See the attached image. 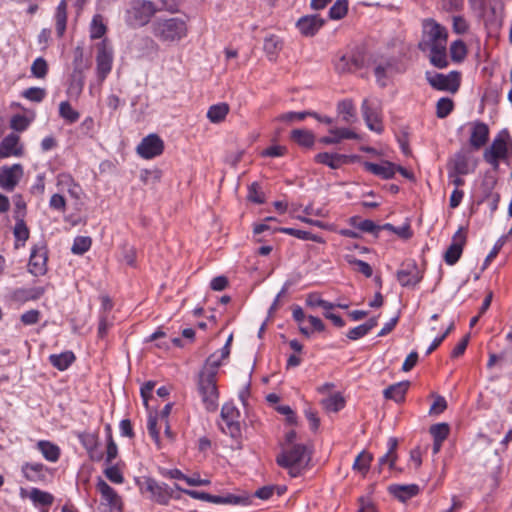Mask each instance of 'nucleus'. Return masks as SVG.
Returning <instances> with one entry per match:
<instances>
[{
	"label": "nucleus",
	"mask_w": 512,
	"mask_h": 512,
	"mask_svg": "<svg viewBox=\"0 0 512 512\" xmlns=\"http://www.w3.org/2000/svg\"><path fill=\"white\" fill-rule=\"evenodd\" d=\"M448 30L434 19H425L422 22V39L419 47L429 52L430 63L439 69L449 64L447 57Z\"/></svg>",
	"instance_id": "obj_1"
},
{
	"label": "nucleus",
	"mask_w": 512,
	"mask_h": 512,
	"mask_svg": "<svg viewBox=\"0 0 512 512\" xmlns=\"http://www.w3.org/2000/svg\"><path fill=\"white\" fill-rule=\"evenodd\" d=\"M151 30L162 42L180 41L186 37L188 31L186 22L177 17L156 19L151 25Z\"/></svg>",
	"instance_id": "obj_2"
},
{
	"label": "nucleus",
	"mask_w": 512,
	"mask_h": 512,
	"mask_svg": "<svg viewBox=\"0 0 512 512\" xmlns=\"http://www.w3.org/2000/svg\"><path fill=\"white\" fill-rule=\"evenodd\" d=\"M159 11L156 5L149 0H132L126 11V23L132 28L147 25L151 18Z\"/></svg>",
	"instance_id": "obj_3"
},
{
	"label": "nucleus",
	"mask_w": 512,
	"mask_h": 512,
	"mask_svg": "<svg viewBox=\"0 0 512 512\" xmlns=\"http://www.w3.org/2000/svg\"><path fill=\"white\" fill-rule=\"evenodd\" d=\"M312 446L308 443L292 442L290 432V477L302 476L310 467Z\"/></svg>",
	"instance_id": "obj_4"
},
{
	"label": "nucleus",
	"mask_w": 512,
	"mask_h": 512,
	"mask_svg": "<svg viewBox=\"0 0 512 512\" xmlns=\"http://www.w3.org/2000/svg\"><path fill=\"white\" fill-rule=\"evenodd\" d=\"M511 148V137L507 130H502L494 137L489 148L484 151L483 157L487 163L497 168L499 161L508 157Z\"/></svg>",
	"instance_id": "obj_5"
},
{
	"label": "nucleus",
	"mask_w": 512,
	"mask_h": 512,
	"mask_svg": "<svg viewBox=\"0 0 512 512\" xmlns=\"http://www.w3.org/2000/svg\"><path fill=\"white\" fill-rule=\"evenodd\" d=\"M198 389L206 409L215 411L218 406L219 394L216 386V376H213V372H200Z\"/></svg>",
	"instance_id": "obj_6"
},
{
	"label": "nucleus",
	"mask_w": 512,
	"mask_h": 512,
	"mask_svg": "<svg viewBox=\"0 0 512 512\" xmlns=\"http://www.w3.org/2000/svg\"><path fill=\"white\" fill-rule=\"evenodd\" d=\"M427 82L436 90L456 93L460 87V73L451 71L447 74L426 72Z\"/></svg>",
	"instance_id": "obj_7"
},
{
	"label": "nucleus",
	"mask_w": 512,
	"mask_h": 512,
	"mask_svg": "<svg viewBox=\"0 0 512 512\" xmlns=\"http://www.w3.org/2000/svg\"><path fill=\"white\" fill-rule=\"evenodd\" d=\"M362 116L369 130L381 134L384 131L381 108L376 101L364 99L361 105Z\"/></svg>",
	"instance_id": "obj_8"
},
{
	"label": "nucleus",
	"mask_w": 512,
	"mask_h": 512,
	"mask_svg": "<svg viewBox=\"0 0 512 512\" xmlns=\"http://www.w3.org/2000/svg\"><path fill=\"white\" fill-rule=\"evenodd\" d=\"M96 73L100 82H103L111 72L113 64V50L107 39L97 44Z\"/></svg>",
	"instance_id": "obj_9"
},
{
	"label": "nucleus",
	"mask_w": 512,
	"mask_h": 512,
	"mask_svg": "<svg viewBox=\"0 0 512 512\" xmlns=\"http://www.w3.org/2000/svg\"><path fill=\"white\" fill-rule=\"evenodd\" d=\"M239 412L231 404H224L221 409L220 428L222 432L230 435L232 438H237L241 434L240 423L238 421Z\"/></svg>",
	"instance_id": "obj_10"
},
{
	"label": "nucleus",
	"mask_w": 512,
	"mask_h": 512,
	"mask_svg": "<svg viewBox=\"0 0 512 512\" xmlns=\"http://www.w3.org/2000/svg\"><path fill=\"white\" fill-rule=\"evenodd\" d=\"M145 490L150 493V499L160 505H167L173 497V489L166 483H160L153 478L144 481Z\"/></svg>",
	"instance_id": "obj_11"
},
{
	"label": "nucleus",
	"mask_w": 512,
	"mask_h": 512,
	"mask_svg": "<svg viewBox=\"0 0 512 512\" xmlns=\"http://www.w3.org/2000/svg\"><path fill=\"white\" fill-rule=\"evenodd\" d=\"M164 142L157 134L144 137L137 146V153L144 159H152L163 153Z\"/></svg>",
	"instance_id": "obj_12"
},
{
	"label": "nucleus",
	"mask_w": 512,
	"mask_h": 512,
	"mask_svg": "<svg viewBox=\"0 0 512 512\" xmlns=\"http://www.w3.org/2000/svg\"><path fill=\"white\" fill-rule=\"evenodd\" d=\"M24 175L23 166L19 163L0 168V187L6 191H13Z\"/></svg>",
	"instance_id": "obj_13"
},
{
	"label": "nucleus",
	"mask_w": 512,
	"mask_h": 512,
	"mask_svg": "<svg viewBox=\"0 0 512 512\" xmlns=\"http://www.w3.org/2000/svg\"><path fill=\"white\" fill-rule=\"evenodd\" d=\"M466 243V234L462 227H460L452 237L451 244L444 253V260L446 264L452 266L460 259L463 248Z\"/></svg>",
	"instance_id": "obj_14"
},
{
	"label": "nucleus",
	"mask_w": 512,
	"mask_h": 512,
	"mask_svg": "<svg viewBox=\"0 0 512 512\" xmlns=\"http://www.w3.org/2000/svg\"><path fill=\"white\" fill-rule=\"evenodd\" d=\"M469 127V144L474 149L482 148L489 139V127L486 123L475 120L467 124Z\"/></svg>",
	"instance_id": "obj_15"
},
{
	"label": "nucleus",
	"mask_w": 512,
	"mask_h": 512,
	"mask_svg": "<svg viewBox=\"0 0 512 512\" xmlns=\"http://www.w3.org/2000/svg\"><path fill=\"white\" fill-rule=\"evenodd\" d=\"M28 270L35 276L44 275L47 271V251L44 245L34 246L31 250Z\"/></svg>",
	"instance_id": "obj_16"
},
{
	"label": "nucleus",
	"mask_w": 512,
	"mask_h": 512,
	"mask_svg": "<svg viewBox=\"0 0 512 512\" xmlns=\"http://www.w3.org/2000/svg\"><path fill=\"white\" fill-rule=\"evenodd\" d=\"M23 153L24 149L20 144V137L15 133L8 134L0 142V159L11 156L20 157Z\"/></svg>",
	"instance_id": "obj_17"
},
{
	"label": "nucleus",
	"mask_w": 512,
	"mask_h": 512,
	"mask_svg": "<svg viewBox=\"0 0 512 512\" xmlns=\"http://www.w3.org/2000/svg\"><path fill=\"white\" fill-rule=\"evenodd\" d=\"M422 273L415 262H410L397 272V280L403 287H414L422 280Z\"/></svg>",
	"instance_id": "obj_18"
},
{
	"label": "nucleus",
	"mask_w": 512,
	"mask_h": 512,
	"mask_svg": "<svg viewBox=\"0 0 512 512\" xmlns=\"http://www.w3.org/2000/svg\"><path fill=\"white\" fill-rule=\"evenodd\" d=\"M476 168V162L467 152H457L448 163V170L461 174L472 173Z\"/></svg>",
	"instance_id": "obj_19"
},
{
	"label": "nucleus",
	"mask_w": 512,
	"mask_h": 512,
	"mask_svg": "<svg viewBox=\"0 0 512 512\" xmlns=\"http://www.w3.org/2000/svg\"><path fill=\"white\" fill-rule=\"evenodd\" d=\"M324 23L325 20L318 15H307L300 18L296 26L302 35L313 36L321 29Z\"/></svg>",
	"instance_id": "obj_20"
},
{
	"label": "nucleus",
	"mask_w": 512,
	"mask_h": 512,
	"mask_svg": "<svg viewBox=\"0 0 512 512\" xmlns=\"http://www.w3.org/2000/svg\"><path fill=\"white\" fill-rule=\"evenodd\" d=\"M345 139H358V134L349 128H331L329 134L319 139L324 145H335Z\"/></svg>",
	"instance_id": "obj_21"
},
{
	"label": "nucleus",
	"mask_w": 512,
	"mask_h": 512,
	"mask_svg": "<svg viewBox=\"0 0 512 512\" xmlns=\"http://www.w3.org/2000/svg\"><path fill=\"white\" fill-rule=\"evenodd\" d=\"M363 165L367 171L382 179L393 178L397 169V165L390 161H382L380 163L365 162Z\"/></svg>",
	"instance_id": "obj_22"
},
{
	"label": "nucleus",
	"mask_w": 512,
	"mask_h": 512,
	"mask_svg": "<svg viewBox=\"0 0 512 512\" xmlns=\"http://www.w3.org/2000/svg\"><path fill=\"white\" fill-rule=\"evenodd\" d=\"M96 489L100 493L102 500L106 502L111 508L120 509L122 501L117 492L109 486L103 479L99 478L96 484Z\"/></svg>",
	"instance_id": "obj_23"
},
{
	"label": "nucleus",
	"mask_w": 512,
	"mask_h": 512,
	"mask_svg": "<svg viewBox=\"0 0 512 512\" xmlns=\"http://www.w3.org/2000/svg\"><path fill=\"white\" fill-rule=\"evenodd\" d=\"M388 491L395 498L405 502L419 494L420 488L417 484H393L388 487Z\"/></svg>",
	"instance_id": "obj_24"
},
{
	"label": "nucleus",
	"mask_w": 512,
	"mask_h": 512,
	"mask_svg": "<svg viewBox=\"0 0 512 512\" xmlns=\"http://www.w3.org/2000/svg\"><path fill=\"white\" fill-rule=\"evenodd\" d=\"M348 157L338 153L321 152L315 155L317 163L328 166L331 169H338L347 163Z\"/></svg>",
	"instance_id": "obj_25"
},
{
	"label": "nucleus",
	"mask_w": 512,
	"mask_h": 512,
	"mask_svg": "<svg viewBox=\"0 0 512 512\" xmlns=\"http://www.w3.org/2000/svg\"><path fill=\"white\" fill-rule=\"evenodd\" d=\"M44 293V287L18 288L12 292V299L16 302L24 303L37 300L42 297Z\"/></svg>",
	"instance_id": "obj_26"
},
{
	"label": "nucleus",
	"mask_w": 512,
	"mask_h": 512,
	"mask_svg": "<svg viewBox=\"0 0 512 512\" xmlns=\"http://www.w3.org/2000/svg\"><path fill=\"white\" fill-rule=\"evenodd\" d=\"M21 471L30 482H39L45 479V467L41 463H25Z\"/></svg>",
	"instance_id": "obj_27"
},
{
	"label": "nucleus",
	"mask_w": 512,
	"mask_h": 512,
	"mask_svg": "<svg viewBox=\"0 0 512 512\" xmlns=\"http://www.w3.org/2000/svg\"><path fill=\"white\" fill-rule=\"evenodd\" d=\"M67 7V1L61 0L58 6L56 7V11L54 14L56 33L59 38L63 37L66 31L68 18Z\"/></svg>",
	"instance_id": "obj_28"
},
{
	"label": "nucleus",
	"mask_w": 512,
	"mask_h": 512,
	"mask_svg": "<svg viewBox=\"0 0 512 512\" xmlns=\"http://www.w3.org/2000/svg\"><path fill=\"white\" fill-rule=\"evenodd\" d=\"M337 113L345 123H353L356 120V109L350 99H344L337 104Z\"/></svg>",
	"instance_id": "obj_29"
},
{
	"label": "nucleus",
	"mask_w": 512,
	"mask_h": 512,
	"mask_svg": "<svg viewBox=\"0 0 512 512\" xmlns=\"http://www.w3.org/2000/svg\"><path fill=\"white\" fill-rule=\"evenodd\" d=\"M361 67L359 59L355 55H344L335 63V69L339 73H348L356 71Z\"/></svg>",
	"instance_id": "obj_30"
},
{
	"label": "nucleus",
	"mask_w": 512,
	"mask_h": 512,
	"mask_svg": "<svg viewBox=\"0 0 512 512\" xmlns=\"http://www.w3.org/2000/svg\"><path fill=\"white\" fill-rule=\"evenodd\" d=\"M75 355L72 351H65L60 354L49 356L50 363L60 371L66 370L74 361Z\"/></svg>",
	"instance_id": "obj_31"
},
{
	"label": "nucleus",
	"mask_w": 512,
	"mask_h": 512,
	"mask_svg": "<svg viewBox=\"0 0 512 512\" xmlns=\"http://www.w3.org/2000/svg\"><path fill=\"white\" fill-rule=\"evenodd\" d=\"M408 382H399L393 384L384 390V397L394 400L395 402H402L408 389Z\"/></svg>",
	"instance_id": "obj_32"
},
{
	"label": "nucleus",
	"mask_w": 512,
	"mask_h": 512,
	"mask_svg": "<svg viewBox=\"0 0 512 512\" xmlns=\"http://www.w3.org/2000/svg\"><path fill=\"white\" fill-rule=\"evenodd\" d=\"M37 447L46 460L56 462L59 459L60 449L57 445L41 440L37 443Z\"/></svg>",
	"instance_id": "obj_33"
},
{
	"label": "nucleus",
	"mask_w": 512,
	"mask_h": 512,
	"mask_svg": "<svg viewBox=\"0 0 512 512\" xmlns=\"http://www.w3.org/2000/svg\"><path fill=\"white\" fill-rule=\"evenodd\" d=\"M30 500L35 506L49 507L53 504L54 497L52 494L42 491L38 488H32L29 494Z\"/></svg>",
	"instance_id": "obj_34"
},
{
	"label": "nucleus",
	"mask_w": 512,
	"mask_h": 512,
	"mask_svg": "<svg viewBox=\"0 0 512 512\" xmlns=\"http://www.w3.org/2000/svg\"><path fill=\"white\" fill-rule=\"evenodd\" d=\"M228 113L229 105L227 103H219L210 106V108L207 111V118L212 123H220L224 121Z\"/></svg>",
	"instance_id": "obj_35"
},
{
	"label": "nucleus",
	"mask_w": 512,
	"mask_h": 512,
	"mask_svg": "<svg viewBox=\"0 0 512 512\" xmlns=\"http://www.w3.org/2000/svg\"><path fill=\"white\" fill-rule=\"evenodd\" d=\"M373 460V456L371 453L363 450L361 453L358 454L356 457L354 463H353V469L360 473L362 476H366L370 469L371 462Z\"/></svg>",
	"instance_id": "obj_36"
},
{
	"label": "nucleus",
	"mask_w": 512,
	"mask_h": 512,
	"mask_svg": "<svg viewBox=\"0 0 512 512\" xmlns=\"http://www.w3.org/2000/svg\"><path fill=\"white\" fill-rule=\"evenodd\" d=\"M291 136L302 147L311 148L315 143V136L309 130L295 129L291 132Z\"/></svg>",
	"instance_id": "obj_37"
},
{
	"label": "nucleus",
	"mask_w": 512,
	"mask_h": 512,
	"mask_svg": "<svg viewBox=\"0 0 512 512\" xmlns=\"http://www.w3.org/2000/svg\"><path fill=\"white\" fill-rule=\"evenodd\" d=\"M377 325L376 319H370L366 323L358 325L350 329L347 333V337L350 340H358L364 337L368 332Z\"/></svg>",
	"instance_id": "obj_38"
},
{
	"label": "nucleus",
	"mask_w": 512,
	"mask_h": 512,
	"mask_svg": "<svg viewBox=\"0 0 512 512\" xmlns=\"http://www.w3.org/2000/svg\"><path fill=\"white\" fill-rule=\"evenodd\" d=\"M222 355V350L211 354L205 361V365L201 372H213V376L217 375L218 368L221 366L222 361L227 359Z\"/></svg>",
	"instance_id": "obj_39"
},
{
	"label": "nucleus",
	"mask_w": 512,
	"mask_h": 512,
	"mask_svg": "<svg viewBox=\"0 0 512 512\" xmlns=\"http://www.w3.org/2000/svg\"><path fill=\"white\" fill-rule=\"evenodd\" d=\"M107 32V26L104 23L103 17L96 14L90 24V38L92 40L102 38Z\"/></svg>",
	"instance_id": "obj_40"
},
{
	"label": "nucleus",
	"mask_w": 512,
	"mask_h": 512,
	"mask_svg": "<svg viewBox=\"0 0 512 512\" xmlns=\"http://www.w3.org/2000/svg\"><path fill=\"white\" fill-rule=\"evenodd\" d=\"M467 52L466 44L460 39L455 40L450 44V56L452 61L456 63L463 62L467 56Z\"/></svg>",
	"instance_id": "obj_41"
},
{
	"label": "nucleus",
	"mask_w": 512,
	"mask_h": 512,
	"mask_svg": "<svg viewBox=\"0 0 512 512\" xmlns=\"http://www.w3.org/2000/svg\"><path fill=\"white\" fill-rule=\"evenodd\" d=\"M323 408L328 412H337L345 405V400L341 394L336 393L322 400Z\"/></svg>",
	"instance_id": "obj_42"
},
{
	"label": "nucleus",
	"mask_w": 512,
	"mask_h": 512,
	"mask_svg": "<svg viewBox=\"0 0 512 512\" xmlns=\"http://www.w3.org/2000/svg\"><path fill=\"white\" fill-rule=\"evenodd\" d=\"M59 115L68 124H73L77 122L80 117L79 112L73 109V107L68 101H62L59 104Z\"/></svg>",
	"instance_id": "obj_43"
},
{
	"label": "nucleus",
	"mask_w": 512,
	"mask_h": 512,
	"mask_svg": "<svg viewBox=\"0 0 512 512\" xmlns=\"http://www.w3.org/2000/svg\"><path fill=\"white\" fill-rule=\"evenodd\" d=\"M348 0H337L329 9V18L331 20H340L347 15Z\"/></svg>",
	"instance_id": "obj_44"
},
{
	"label": "nucleus",
	"mask_w": 512,
	"mask_h": 512,
	"mask_svg": "<svg viewBox=\"0 0 512 512\" xmlns=\"http://www.w3.org/2000/svg\"><path fill=\"white\" fill-rule=\"evenodd\" d=\"M13 233L17 241L25 243L28 240L30 232L23 218L16 216V224Z\"/></svg>",
	"instance_id": "obj_45"
},
{
	"label": "nucleus",
	"mask_w": 512,
	"mask_h": 512,
	"mask_svg": "<svg viewBox=\"0 0 512 512\" xmlns=\"http://www.w3.org/2000/svg\"><path fill=\"white\" fill-rule=\"evenodd\" d=\"M453 108V100L448 97H442L436 104V115L438 118H445L453 111Z\"/></svg>",
	"instance_id": "obj_46"
},
{
	"label": "nucleus",
	"mask_w": 512,
	"mask_h": 512,
	"mask_svg": "<svg viewBox=\"0 0 512 512\" xmlns=\"http://www.w3.org/2000/svg\"><path fill=\"white\" fill-rule=\"evenodd\" d=\"M92 244V240L87 236H77L74 239V243L72 245L71 251L74 254L82 255L87 252Z\"/></svg>",
	"instance_id": "obj_47"
},
{
	"label": "nucleus",
	"mask_w": 512,
	"mask_h": 512,
	"mask_svg": "<svg viewBox=\"0 0 512 512\" xmlns=\"http://www.w3.org/2000/svg\"><path fill=\"white\" fill-rule=\"evenodd\" d=\"M47 73H48L47 61L42 57L36 58L31 65V74L38 79H44L46 77Z\"/></svg>",
	"instance_id": "obj_48"
},
{
	"label": "nucleus",
	"mask_w": 512,
	"mask_h": 512,
	"mask_svg": "<svg viewBox=\"0 0 512 512\" xmlns=\"http://www.w3.org/2000/svg\"><path fill=\"white\" fill-rule=\"evenodd\" d=\"M293 318L297 322L300 332L309 337V330L306 324L307 318L303 309L300 306H296L293 308Z\"/></svg>",
	"instance_id": "obj_49"
},
{
	"label": "nucleus",
	"mask_w": 512,
	"mask_h": 512,
	"mask_svg": "<svg viewBox=\"0 0 512 512\" xmlns=\"http://www.w3.org/2000/svg\"><path fill=\"white\" fill-rule=\"evenodd\" d=\"M290 367H296L302 362L303 346L296 340H290Z\"/></svg>",
	"instance_id": "obj_50"
},
{
	"label": "nucleus",
	"mask_w": 512,
	"mask_h": 512,
	"mask_svg": "<svg viewBox=\"0 0 512 512\" xmlns=\"http://www.w3.org/2000/svg\"><path fill=\"white\" fill-rule=\"evenodd\" d=\"M449 425L447 423H438L430 427V433L434 440L444 441L449 435Z\"/></svg>",
	"instance_id": "obj_51"
},
{
	"label": "nucleus",
	"mask_w": 512,
	"mask_h": 512,
	"mask_svg": "<svg viewBox=\"0 0 512 512\" xmlns=\"http://www.w3.org/2000/svg\"><path fill=\"white\" fill-rule=\"evenodd\" d=\"M22 95L32 102L40 103L46 96V90L40 87H30L24 90Z\"/></svg>",
	"instance_id": "obj_52"
},
{
	"label": "nucleus",
	"mask_w": 512,
	"mask_h": 512,
	"mask_svg": "<svg viewBox=\"0 0 512 512\" xmlns=\"http://www.w3.org/2000/svg\"><path fill=\"white\" fill-rule=\"evenodd\" d=\"M113 326V318L110 317L108 314H101L99 318V324H98V337L104 338L109 329Z\"/></svg>",
	"instance_id": "obj_53"
},
{
	"label": "nucleus",
	"mask_w": 512,
	"mask_h": 512,
	"mask_svg": "<svg viewBox=\"0 0 512 512\" xmlns=\"http://www.w3.org/2000/svg\"><path fill=\"white\" fill-rule=\"evenodd\" d=\"M108 431V439H107V449H106V462L111 463L118 455V448L116 443L113 440L110 426L106 427Z\"/></svg>",
	"instance_id": "obj_54"
},
{
	"label": "nucleus",
	"mask_w": 512,
	"mask_h": 512,
	"mask_svg": "<svg viewBox=\"0 0 512 512\" xmlns=\"http://www.w3.org/2000/svg\"><path fill=\"white\" fill-rule=\"evenodd\" d=\"M290 235H293L302 240H312L317 243H324V239L321 236L312 234L308 231L290 228Z\"/></svg>",
	"instance_id": "obj_55"
},
{
	"label": "nucleus",
	"mask_w": 512,
	"mask_h": 512,
	"mask_svg": "<svg viewBox=\"0 0 512 512\" xmlns=\"http://www.w3.org/2000/svg\"><path fill=\"white\" fill-rule=\"evenodd\" d=\"M161 178V172L158 169L154 170H142L140 174V179L144 184H155L159 182Z\"/></svg>",
	"instance_id": "obj_56"
},
{
	"label": "nucleus",
	"mask_w": 512,
	"mask_h": 512,
	"mask_svg": "<svg viewBox=\"0 0 512 512\" xmlns=\"http://www.w3.org/2000/svg\"><path fill=\"white\" fill-rule=\"evenodd\" d=\"M306 324L308 326L309 337L315 332H323L325 330V324L323 321L315 316H308Z\"/></svg>",
	"instance_id": "obj_57"
},
{
	"label": "nucleus",
	"mask_w": 512,
	"mask_h": 512,
	"mask_svg": "<svg viewBox=\"0 0 512 512\" xmlns=\"http://www.w3.org/2000/svg\"><path fill=\"white\" fill-rule=\"evenodd\" d=\"M222 504L229 505H248L250 504L249 498L246 496H239L234 494H226L222 496Z\"/></svg>",
	"instance_id": "obj_58"
},
{
	"label": "nucleus",
	"mask_w": 512,
	"mask_h": 512,
	"mask_svg": "<svg viewBox=\"0 0 512 512\" xmlns=\"http://www.w3.org/2000/svg\"><path fill=\"white\" fill-rule=\"evenodd\" d=\"M348 262L355 267V269L362 273L367 278L371 277L373 274L372 267L365 261L359 259H351Z\"/></svg>",
	"instance_id": "obj_59"
},
{
	"label": "nucleus",
	"mask_w": 512,
	"mask_h": 512,
	"mask_svg": "<svg viewBox=\"0 0 512 512\" xmlns=\"http://www.w3.org/2000/svg\"><path fill=\"white\" fill-rule=\"evenodd\" d=\"M40 316H41V313L39 310L31 309V310L23 313L20 317V320L26 326L34 325L39 322Z\"/></svg>",
	"instance_id": "obj_60"
},
{
	"label": "nucleus",
	"mask_w": 512,
	"mask_h": 512,
	"mask_svg": "<svg viewBox=\"0 0 512 512\" xmlns=\"http://www.w3.org/2000/svg\"><path fill=\"white\" fill-rule=\"evenodd\" d=\"M104 474L113 483L122 484L124 482V477L117 466L107 467Z\"/></svg>",
	"instance_id": "obj_61"
},
{
	"label": "nucleus",
	"mask_w": 512,
	"mask_h": 512,
	"mask_svg": "<svg viewBox=\"0 0 512 512\" xmlns=\"http://www.w3.org/2000/svg\"><path fill=\"white\" fill-rule=\"evenodd\" d=\"M79 440L87 451L98 446V437L93 433H83L79 436Z\"/></svg>",
	"instance_id": "obj_62"
},
{
	"label": "nucleus",
	"mask_w": 512,
	"mask_h": 512,
	"mask_svg": "<svg viewBox=\"0 0 512 512\" xmlns=\"http://www.w3.org/2000/svg\"><path fill=\"white\" fill-rule=\"evenodd\" d=\"M29 120L23 115H15L12 117L10 127L18 132H22L27 129Z\"/></svg>",
	"instance_id": "obj_63"
},
{
	"label": "nucleus",
	"mask_w": 512,
	"mask_h": 512,
	"mask_svg": "<svg viewBox=\"0 0 512 512\" xmlns=\"http://www.w3.org/2000/svg\"><path fill=\"white\" fill-rule=\"evenodd\" d=\"M49 206L51 209L58 210L60 212L66 211V199L63 195L55 193L51 196L49 201Z\"/></svg>",
	"instance_id": "obj_64"
}]
</instances>
